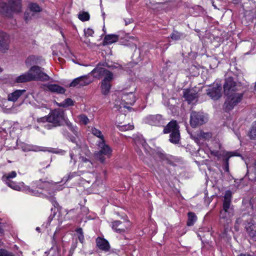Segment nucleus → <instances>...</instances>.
I'll list each match as a JSON object with an SVG mask.
<instances>
[{"instance_id":"aec40b11","label":"nucleus","mask_w":256,"mask_h":256,"mask_svg":"<svg viewBox=\"0 0 256 256\" xmlns=\"http://www.w3.org/2000/svg\"><path fill=\"white\" fill-rule=\"evenodd\" d=\"M250 222L246 221L245 224V228L249 236L252 238L256 239V224L254 222L251 218H250Z\"/></svg>"},{"instance_id":"2eb2a0df","label":"nucleus","mask_w":256,"mask_h":256,"mask_svg":"<svg viewBox=\"0 0 256 256\" xmlns=\"http://www.w3.org/2000/svg\"><path fill=\"white\" fill-rule=\"evenodd\" d=\"M250 6H247L246 5L243 6L244 10V15L250 20L256 18V4L252 2H250Z\"/></svg>"},{"instance_id":"c9c22d12","label":"nucleus","mask_w":256,"mask_h":256,"mask_svg":"<svg viewBox=\"0 0 256 256\" xmlns=\"http://www.w3.org/2000/svg\"><path fill=\"white\" fill-rule=\"evenodd\" d=\"M78 18L82 22L87 21L90 19V14L88 12H80L78 15Z\"/></svg>"},{"instance_id":"c756f323","label":"nucleus","mask_w":256,"mask_h":256,"mask_svg":"<svg viewBox=\"0 0 256 256\" xmlns=\"http://www.w3.org/2000/svg\"><path fill=\"white\" fill-rule=\"evenodd\" d=\"M170 38L174 40H179L184 38L186 36L184 34L178 32L176 30H174L170 35Z\"/></svg>"},{"instance_id":"f8f14e48","label":"nucleus","mask_w":256,"mask_h":256,"mask_svg":"<svg viewBox=\"0 0 256 256\" xmlns=\"http://www.w3.org/2000/svg\"><path fill=\"white\" fill-rule=\"evenodd\" d=\"M130 222L128 221L115 220L112 222V229L116 232L120 234L126 232L130 228Z\"/></svg>"},{"instance_id":"9d476101","label":"nucleus","mask_w":256,"mask_h":256,"mask_svg":"<svg viewBox=\"0 0 256 256\" xmlns=\"http://www.w3.org/2000/svg\"><path fill=\"white\" fill-rule=\"evenodd\" d=\"M240 88V84L235 82L232 78L229 77L225 80L224 84V90L225 94H233Z\"/></svg>"},{"instance_id":"a19ab883","label":"nucleus","mask_w":256,"mask_h":256,"mask_svg":"<svg viewBox=\"0 0 256 256\" xmlns=\"http://www.w3.org/2000/svg\"><path fill=\"white\" fill-rule=\"evenodd\" d=\"M250 136L251 139L256 140V123L252 126L250 132Z\"/></svg>"},{"instance_id":"c85d7f7f","label":"nucleus","mask_w":256,"mask_h":256,"mask_svg":"<svg viewBox=\"0 0 256 256\" xmlns=\"http://www.w3.org/2000/svg\"><path fill=\"white\" fill-rule=\"evenodd\" d=\"M134 142L138 146H142L146 150H147L148 146L146 140L141 137H137L134 139Z\"/></svg>"},{"instance_id":"423d86ee","label":"nucleus","mask_w":256,"mask_h":256,"mask_svg":"<svg viewBox=\"0 0 256 256\" xmlns=\"http://www.w3.org/2000/svg\"><path fill=\"white\" fill-rule=\"evenodd\" d=\"M44 68L38 66H32L28 70L32 81L40 80L46 82L49 80L50 78L44 72Z\"/></svg>"},{"instance_id":"0eeeda50","label":"nucleus","mask_w":256,"mask_h":256,"mask_svg":"<svg viewBox=\"0 0 256 256\" xmlns=\"http://www.w3.org/2000/svg\"><path fill=\"white\" fill-rule=\"evenodd\" d=\"M98 146L100 150L94 153V156L97 160L102 163H104L106 158L110 157L112 150L108 145L105 144L104 140L99 141Z\"/></svg>"},{"instance_id":"a18cd8bd","label":"nucleus","mask_w":256,"mask_h":256,"mask_svg":"<svg viewBox=\"0 0 256 256\" xmlns=\"http://www.w3.org/2000/svg\"><path fill=\"white\" fill-rule=\"evenodd\" d=\"M210 154L217 157L218 159H220V157H222L223 153L222 154L219 151L216 150H210Z\"/></svg>"},{"instance_id":"f03ea898","label":"nucleus","mask_w":256,"mask_h":256,"mask_svg":"<svg viewBox=\"0 0 256 256\" xmlns=\"http://www.w3.org/2000/svg\"><path fill=\"white\" fill-rule=\"evenodd\" d=\"M64 120V112L60 110H54L48 116L41 118L38 121V122H48L51 123L52 124H47L45 126L48 129H51L52 127L61 126Z\"/></svg>"},{"instance_id":"680f3d73","label":"nucleus","mask_w":256,"mask_h":256,"mask_svg":"<svg viewBox=\"0 0 256 256\" xmlns=\"http://www.w3.org/2000/svg\"><path fill=\"white\" fill-rule=\"evenodd\" d=\"M132 18H129V19H127V20H124V22H125V25L126 26H127L128 24L132 23Z\"/></svg>"},{"instance_id":"9b49d317","label":"nucleus","mask_w":256,"mask_h":256,"mask_svg":"<svg viewBox=\"0 0 256 256\" xmlns=\"http://www.w3.org/2000/svg\"><path fill=\"white\" fill-rule=\"evenodd\" d=\"M92 74L94 77L98 79L106 78H112L113 74L112 72L106 69L105 68H102L99 66H98L95 68L91 72Z\"/></svg>"},{"instance_id":"393cba45","label":"nucleus","mask_w":256,"mask_h":256,"mask_svg":"<svg viewBox=\"0 0 256 256\" xmlns=\"http://www.w3.org/2000/svg\"><path fill=\"white\" fill-rule=\"evenodd\" d=\"M248 178L252 181L256 180V160L250 166L248 167Z\"/></svg>"},{"instance_id":"79ce46f5","label":"nucleus","mask_w":256,"mask_h":256,"mask_svg":"<svg viewBox=\"0 0 256 256\" xmlns=\"http://www.w3.org/2000/svg\"><path fill=\"white\" fill-rule=\"evenodd\" d=\"M80 122L84 124H86L89 122V119L84 114H80L78 116Z\"/></svg>"},{"instance_id":"6e6d98bb","label":"nucleus","mask_w":256,"mask_h":256,"mask_svg":"<svg viewBox=\"0 0 256 256\" xmlns=\"http://www.w3.org/2000/svg\"><path fill=\"white\" fill-rule=\"evenodd\" d=\"M76 176H77V173L76 172L70 173L68 176V178L66 180L71 179L72 178Z\"/></svg>"},{"instance_id":"69168bd1","label":"nucleus","mask_w":256,"mask_h":256,"mask_svg":"<svg viewBox=\"0 0 256 256\" xmlns=\"http://www.w3.org/2000/svg\"><path fill=\"white\" fill-rule=\"evenodd\" d=\"M2 228H1V226H0V234L2 233Z\"/></svg>"},{"instance_id":"603ef678","label":"nucleus","mask_w":256,"mask_h":256,"mask_svg":"<svg viewBox=\"0 0 256 256\" xmlns=\"http://www.w3.org/2000/svg\"><path fill=\"white\" fill-rule=\"evenodd\" d=\"M244 46L248 47L250 48V51H251L254 48V46L252 45V43L250 42H245L244 44Z\"/></svg>"},{"instance_id":"e2e57ef3","label":"nucleus","mask_w":256,"mask_h":256,"mask_svg":"<svg viewBox=\"0 0 256 256\" xmlns=\"http://www.w3.org/2000/svg\"><path fill=\"white\" fill-rule=\"evenodd\" d=\"M76 232L78 234V235L83 234L82 229V228H78L76 229Z\"/></svg>"},{"instance_id":"f704fd0d","label":"nucleus","mask_w":256,"mask_h":256,"mask_svg":"<svg viewBox=\"0 0 256 256\" xmlns=\"http://www.w3.org/2000/svg\"><path fill=\"white\" fill-rule=\"evenodd\" d=\"M6 184L12 189L20 191L21 190V186L20 185L16 184L14 182L10 180L6 182H4Z\"/></svg>"},{"instance_id":"7ed1b4c3","label":"nucleus","mask_w":256,"mask_h":256,"mask_svg":"<svg viewBox=\"0 0 256 256\" xmlns=\"http://www.w3.org/2000/svg\"><path fill=\"white\" fill-rule=\"evenodd\" d=\"M22 8L20 0H2L0 2V14L10 16L14 12H20Z\"/></svg>"},{"instance_id":"6ab92c4d","label":"nucleus","mask_w":256,"mask_h":256,"mask_svg":"<svg viewBox=\"0 0 256 256\" xmlns=\"http://www.w3.org/2000/svg\"><path fill=\"white\" fill-rule=\"evenodd\" d=\"M34 184L36 186L40 189L48 190L52 188L54 185L56 184V182H48L47 180H42L40 179L34 182Z\"/></svg>"},{"instance_id":"5701e85b","label":"nucleus","mask_w":256,"mask_h":256,"mask_svg":"<svg viewBox=\"0 0 256 256\" xmlns=\"http://www.w3.org/2000/svg\"><path fill=\"white\" fill-rule=\"evenodd\" d=\"M46 88V90L52 92H56L57 94H64L66 90L62 86L56 84H48L44 85Z\"/></svg>"},{"instance_id":"de8ad7c7","label":"nucleus","mask_w":256,"mask_h":256,"mask_svg":"<svg viewBox=\"0 0 256 256\" xmlns=\"http://www.w3.org/2000/svg\"><path fill=\"white\" fill-rule=\"evenodd\" d=\"M84 34H85L86 36H92L94 33V30L90 28H88L86 29H85L84 30Z\"/></svg>"},{"instance_id":"dca6fc26","label":"nucleus","mask_w":256,"mask_h":256,"mask_svg":"<svg viewBox=\"0 0 256 256\" xmlns=\"http://www.w3.org/2000/svg\"><path fill=\"white\" fill-rule=\"evenodd\" d=\"M91 82V80L86 76H80L74 79L70 84V86H83L88 85Z\"/></svg>"},{"instance_id":"bf43d9fd","label":"nucleus","mask_w":256,"mask_h":256,"mask_svg":"<svg viewBox=\"0 0 256 256\" xmlns=\"http://www.w3.org/2000/svg\"><path fill=\"white\" fill-rule=\"evenodd\" d=\"M157 155L162 160H164L166 156L164 154L162 153H158Z\"/></svg>"},{"instance_id":"ddd939ff","label":"nucleus","mask_w":256,"mask_h":256,"mask_svg":"<svg viewBox=\"0 0 256 256\" xmlns=\"http://www.w3.org/2000/svg\"><path fill=\"white\" fill-rule=\"evenodd\" d=\"M221 90V86L216 84L212 88L207 90L206 94L212 99L218 100L222 96Z\"/></svg>"},{"instance_id":"72a5a7b5","label":"nucleus","mask_w":256,"mask_h":256,"mask_svg":"<svg viewBox=\"0 0 256 256\" xmlns=\"http://www.w3.org/2000/svg\"><path fill=\"white\" fill-rule=\"evenodd\" d=\"M28 8L31 12H39L42 10V8L36 3H30Z\"/></svg>"},{"instance_id":"e433bc0d","label":"nucleus","mask_w":256,"mask_h":256,"mask_svg":"<svg viewBox=\"0 0 256 256\" xmlns=\"http://www.w3.org/2000/svg\"><path fill=\"white\" fill-rule=\"evenodd\" d=\"M74 105L73 100L70 98H68L64 100L63 102L59 104V106L62 107H68Z\"/></svg>"},{"instance_id":"f3484780","label":"nucleus","mask_w":256,"mask_h":256,"mask_svg":"<svg viewBox=\"0 0 256 256\" xmlns=\"http://www.w3.org/2000/svg\"><path fill=\"white\" fill-rule=\"evenodd\" d=\"M9 36L4 32H0V51L4 52L9 48Z\"/></svg>"},{"instance_id":"338daca9","label":"nucleus","mask_w":256,"mask_h":256,"mask_svg":"<svg viewBox=\"0 0 256 256\" xmlns=\"http://www.w3.org/2000/svg\"><path fill=\"white\" fill-rule=\"evenodd\" d=\"M36 230L37 231H38V232H40V228H38V227H37V228H36Z\"/></svg>"},{"instance_id":"0e129e2a","label":"nucleus","mask_w":256,"mask_h":256,"mask_svg":"<svg viewBox=\"0 0 256 256\" xmlns=\"http://www.w3.org/2000/svg\"><path fill=\"white\" fill-rule=\"evenodd\" d=\"M238 256H246V254H241Z\"/></svg>"},{"instance_id":"5fc2aeb1","label":"nucleus","mask_w":256,"mask_h":256,"mask_svg":"<svg viewBox=\"0 0 256 256\" xmlns=\"http://www.w3.org/2000/svg\"><path fill=\"white\" fill-rule=\"evenodd\" d=\"M50 202H52V204L54 205V207H56L57 206H58V204L56 202V200L55 198H50Z\"/></svg>"},{"instance_id":"58836bf2","label":"nucleus","mask_w":256,"mask_h":256,"mask_svg":"<svg viewBox=\"0 0 256 256\" xmlns=\"http://www.w3.org/2000/svg\"><path fill=\"white\" fill-rule=\"evenodd\" d=\"M247 216H249L250 218V216H249V215H248V216H246V215H244L242 216V218H238L236 220V226H234V228L236 230H238V226L239 224H240L242 222H246V220H245V217Z\"/></svg>"},{"instance_id":"a878e982","label":"nucleus","mask_w":256,"mask_h":256,"mask_svg":"<svg viewBox=\"0 0 256 256\" xmlns=\"http://www.w3.org/2000/svg\"><path fill=\"white\" fill-rule=\"evenodd\" d=\"M25 91V90H16L8 95V100L9 101L16 102Z\"/></svg>"},{"instance_id":"2f4dec72","label":"nucleus","mask_w":256,"mask_h":256,"mask_svg":"<svg viewBox=\"0 0 256 256\" xmlns=\"http://www.w3.org/2000/svg\"><path fill=\"white\" fill-rule=\"evenodd\" d=\"M197 217L195 214L192 212H189L188 213V220L187 221V225L188 226H192L196 222Z\"/></svg>"},{"instance_id":"3c124183","label":"nucleus","mask_w":256,"mask_h":256,"mask_svg":"<svg viewBox=\"0 0 256 256\" xmlns=\"http://www.w3.org/2000/svg\"><path fill=\"white\" fill-rule=\"evenodd\" d=\"M67 126L68 128L71 130V131L74 134H76L77 131L74 127L72 126L70 122H67Z\"/></svg>"},{"instance_id":"c03bdc74","label":"nucleus","mask_w":256,"mask_h":256,"mask_svg":"<svg viewBox=\"0 0 256 256\" xmlns=\"http://www.w3.org/2000/svg\"><path fill=\"white\" fill-rule=\"evenodd\" d=\"M34 16L33 14L31 13V12H26L24 14V18L25 20L28 22L32 18V17Z\"/></svg>"},{"instance_id":"473e14b6","label":"nucleus","mask_w":256,"mask_h":256,"mask_svg":"<svg viewBox=\"0 0 256 256\" xmlns=\"http://www.w3.org/2000/svg\"><path fill=\"white\" fill-rule=\"evenodd\" d=\"M80 152V148H74L71 152H70V155L71 158L70 162H72V160H73L74 164H75L76 162V157H77V154H79Z\"/></svg>"},{"instance_id":"052dcab7","label":"nucleus","mask_w":256,"mask_h":256,"mask_svg":"<svg viewBox=\"0 0 256 256\" xmlns=\"http://www.w3.org/2000/svg\"><path fill=\"white\" fill-rule=\"evenodd\" d=\"M79 158H80V159L81 160V161L82 162H89V160L88 158H84V156H79Z\"/></svg>"},{"instance_id":"ea45409f","label":"nucleus","mask_w":256,"mask_h":256,"mask_svg":"<svg viewBox=\"0 0 256 256\" xmlns=\"http://www.w3.org/2000/svg\"><path fill=\"white\" fill-rule=\"evenodd\" d=\"M134 128V126L132 124H130L119 126V129L121 131L132 130Z\"/></svg>"},{"instance_id":"13d9d810","label":"nucleus","mask_w":256,"mask_h":256,"mask_svg":"<svg viewBox=\"0 0 256 256\" xmlns=\"http://www.w3.org/2000/svg\"><path fill=\"white\" fill-rule=\"evenodd\" d=\"M34 56H30L28 57L26 60V64H28V63H29L30 61L33 60L34 59Z\"/></svg>"},{"instance_id":"f257e3e1","label":"nucleus","mask_w":256,"mask_h":256,"mask_svg":"<svg viewBox=\"0 0 256 256\" xmlns=\"http://www.w3.org/2000/svg\"><path fill=\"white\" fill-rule=\"evenodd\" d=\"M231 201L232 192L227 190L224 197L222 208L220 212V222L224 228L228 227L231 222V218L234 214V210Z\"/></svg>"},{"instance_id":"1a4fd4ad","label":"nucleus","mask_w":256,"mask_h":256,"mask_svg":"<svg viewBox=\"0 0 256 256\" xmlns=\"http://www.w3.org/2000/svg\"><path fill=\"white\" fill-rule=\"evenodd\" d=\"M207 121V118L200 112L192 111L190 116V124L192 128L201 126Z\"/></svg>"},{"instance_id":"39448f33","label":"nucleus","mask_w":256,"mask_h":256,"mask_svg":"<svg viewBox=\"0 0 256 256\" xmlns=\"http://www.w3.org/2000/svg\"><path fill=\"white\" fill-rule=\"evenodd\" d=\"M227 98L223 106V108L226 112H229L240 103L243 98L242 93L234 92L233 94H226Z\"/></svg>"},{"instance_id":"412c9836","label":"nucleus","mask_w":256,"mask_h":256,"mask_svg":"<svg viewBox=\"0 0 256 256\" xmlns=\"http://www.w3.org/2000/svg\"><path fill=\"white\" fill-rule=\"evenodd\" d=\"M113 79L112 78H104L101 82V90L102 93L104 95H107L111 88L110 82Z\"/></svg>"},{"instance_id":"b1692460","label":"nucleus","mask_w":256,"mask_h":256,"mask_svg":"<svg viewBox=\"0 0 256 256\" xmlns=\"http://www.w3.org/2000/svg\"><path fill=\"white\" fill-rule=\"evenodd\" d=\"M96 246L101 250L108 252L109 250L110 246L108 242L105 239L98 238L96 240Z\"/></svg>"},{"instance_id":"7c9ffc66","label":"nucleus","mask_w":256,"mask_h":256,"mask_svg":"<svg viewBox=\"0 0 256 256\" xmlns=\"http://www.w3.org/2000/svg\"><path fill=\"white\" fill-rule=\"evenodd\" d=\"M16 172L15 171H12L9 173L4 174L2 177V180L4 182L12 180L11 179L16 176Z\"/></svg>"},{"instance_id":"20e7f679","label":"nucleus","mask_w":256,"mask_h":256,"mask_svg":"<svg viewBox=\"0 0 256 256\" xmlns=\"http://www.w3.org/2000/svg\"><path fill=\"white\" fill-rule=\"evenodd\" d=\"M163 132L164 134L170 133V141L174 144H178L180 140V133L179 126L176 120H171L166 126Z\"/></svg>"},{"instance_id":"4c0bfd02","label":"nucleus","mask_w":256,"mask_h":256,"mask_svg":"<svg viewBox=\"0 0 256 256\" xmlns=\"http://www.w3.org/2000/svg\"><path fill=\"white\" fill-rule=\"evenodd\" d=\"M92 132L94 135L95 136H96L98 138H100V141L104 140V136L102 134L101 131H100V130H98L94 128H92Z\"/></svg>"},{"instance_id":"4d7b16f0","label":"nucleus","mask_w":256,"mask_h":256,"mask_svg":"<svg viewBox=\"0 0 256 256\" xmlns=\"http://www.w3.org/2000/svg\"><path fill=\"white\" fill-rule=\"evenodd\" d=\"M78 240L79 241L81 242V243H83L84 241V234H79L78 236Z\"/></svg>"},{"instance_id":"bb28decb","label":"nucleus","mask_w":256,"mask_h":256,"mask_svg":"<svg viewBox=\"0 0 256 256\" xmlns=\"http://www.w3.org/2000/svg\"><path fill=\"white\" fill-rule=\"evenodd\" d=\"M32 81L28 71L16 78L15 82L17 83H23Z\"/></svg>"},{"instance_id":"4468645a","label":"nucleus","mask_w":256,"mask_h":256,"mask_svg":"<svg viewBox=\"0 0 256 256\" xmlns=\"http://www.w3.org/2000/svg\"><path fill=\"white\" fill-rule=\"evenodd\" d=\"M146 122L152 126H161L165 124L164 120L160 114L150 115L146 118Z\"/></svg>"},{"instance_id":"8fccbe9b","label":"nucleus","mask_w":256,"mask_h":256,"mask_svg":"<svg viewBox=\"0 0 256 256\" xmlns=\"http://www.w3.org/2000/svg\"><path fill=\"white\" fill-rule=\"evenodd\" d=\"M29 150L34 151V152H39L42 150V148L40 146H30L28 149Z\"/></svg>"},{"instance_id":"4be33fe9","label":"nucleus","mask_w":256,"mask_h":256,"mask_svg":"<svg viewBox=\"0 0 256 256\" xmlns=\"http://www.w3.org/2000/svg\"><path fill=\"white\" fill-rule=\"evenodd\" d=\"M236 156L234 152H224L222 154L223 161L224 162V170L226 172H229V158L233 156Z\"/></svg>"},{"instance_id":"6e6552de","label":"nucleus","mask_w":256,"mask_h":256,"mask_svg":"<svg viewBox=\"0 0 256 256\" xmlns=\"http://www.w3.org/2000/svg\"><path fill=\"white\" fill-rule=\"evenodd\" d=\"M121 98L122 102L120 104L118 101H116L115 104V106H118L120 108H124L128 109L130 107L128 105H133L136 101V98L132 92L128 94L123 92Z\"/></svg>"},{"instance_id":"cd10ccee","label":"nucleus","mask_w":256,"mask_h":256,"mask_svg":"<svg viewBox=\"0 0 256 256\" xmlns=\"http://www.w3.org/2000/svg\"><path fill=\"white\" fill-rule=\"evenodd\" d=\"M118 40V36L115 34L106 35L104 40V44H110L116 42Z\"/></svg>"},{"instance_id":"09e8293b","label":"nucleus","mask_w":256,"mask_h":256,"mask_svg":"<svg viewBox=\"0 0 256 256\" xmlns=\"http://www.w3.org/2000/svg\"><path fill=\"white\" fill-rule=\"evenodd\" d=\"M199 136L205 138H208L211 137V134L210 132H200Z\"/></svg>"},{"instance_id":"49530a36","label":"nucleus","mask_w":256,"mask_h":256,"mask_svg":"<svg viewBox=\"0 0 256 256\" xmlns=\"http://www.w3.org/2000/svg\"><path fill=\"white\" fill-rule=\"evenodd\" d=\"M104 66L108 68H111L112 69L120 68V67H121L118 64H110L107 62H106L104 64Z\"/></svg>"},{"instance_id":"a211bd4d","label":"nucleus","mask_w":256,"mask_h":256,"mask_svg":"<svg viewBox=\"0 0 256 256\" xmlns=\"http://www.w3.org/2000/svg\"><path fill=\"white\" fill-rule=\"evenodd\" d=\"M184 97L188 104H190L194 101H196L198 94L196 90L193 88L186 89L184 90Z\"/></svg>"},{"instance_id":"774afa93","label":"nucleus","mask_w":256,"mask_h":256,"mask_svg":"<svg viewBox=\"0 0 256 256\" xmlns=\"http://www.w3.org/2000/svg\"><path fill=\"white\" fill-rule=\"evenodd\" d=\"M254 90L256 91V85H255V86H254Z\"/></svg>"},{"instance_id":"37998d69","label":"nucleus","mask_w":256,"mask_h":256,"mask_svg":"<svg viewBox=\"0 0 256 256\" xmlns=\"http://www.w3.org/2000/svg\"><path fill=\"white\" fill-rule=\"evenodd\" d=\"M0 256H14L12 252L1 248L0 249Z\"/></svg>"},{"instance_id":"864d4df0","label":"nucleus","mask_w":256,"mask_h":256,"mask_svg":"<svg viewBox=\"0 0 256 256\" xmlns=\"http://www.w3.org/2000/svg\"><path fill=\"white\" fill-rule=\"evenodd\" d=\"M28 192L31 194H33L34 196H38L39 195V193L36 190H32L30 188H28Z\"/></svg>"}]
</instances>
